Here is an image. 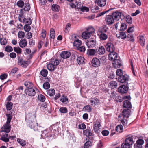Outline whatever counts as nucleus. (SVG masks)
<instances>
[{"label":"nucleus","instance_id":"1","mask_svg":"<svg viewBox=\"0 0 148 148\" xmlns=\"http://www.w3.org/2000/svg\"><path fill=\"white\" fill-rule=\"evenodd\" d=\"M7 121L5 124L1 128L0 132V135L1 136L0 139H14L15 138L16 136H10L7 134L11 130V125L10 123L12 119V115L10 114H6Z\"/></svg>","mask_w":148,"mask_h":148},{"label":"nucleus","instance_id":"2","mask_svg":"<svg viewBox=\"0 0 148 148\" xmlns=\"http://www.w3.org/2000/svg\"><path fill=\"white\" fill-rule=\"evenodd\" d=\"M95 29L91 27L88 28L86 31L82 33V37L84 39H87L90 36V34L93 33Z\"/></svg>","mask_w":148,"mask_h":148},{"label":"nucleus","instance_id":"3","mask_svg":"<svg viewBox=\"0 0 148 148\" xmlns=\"http://www.w3.org/2000/svg\"><path fill=\"white\" fill-rule=\"evenodd\" d=\"M114 20L118 21L119 19L122 20L125 18V16L122 12L116 11L112 14Z\"/></svg>","mask_w":148,"mask_h":148},{"label":"nucleus","instance_id":"4","mask_svg":"<svg viewBox=\"0 0 148 148\" xmlns=\"http://www.w3.org/2000/svg\"><path fill=\"white\" fill-rule=\"evenodd\" d=\"M29 126L31 128L33 129L34 131H40L42 130V127L38 126V123L34 122L31 121L29 122Z\"/></svg>","mask_w":148,"mask_h":148},{"label":"nucleus","instance_id":"5","mask_svg":"<svg viewBox=\"0 0 148 148\" xmlns=\"http://www.w3.org/2000/svg\"><path fill=\"white\" fill-rule=\"evenodd\" d=\"M116 79L119 82L126 83L127 84V82L129 80V77L128 75L125 74L121 77H117Z\"/></svg>","mask_w":148,"mask_h":148},{"label":"nucleus","instance_id":"6","mask_svg":"<svg viewBox=\"0 0 148 148\" xmlns=\"http://www.w3.org/2000/svg\"><path fill=\"white\" fill-rule=\"evenodd\" d=\"M133 139H125V143L122 144V148H131L130 145L133 143Z\"/></svg>","mask_w":148,"mask_h":148},{"label":"nucleus","instance_id":"7","mask_svg":"<svg viewBox=\"0 0 148 148\" xmlns=\"http://www.w3.org/2000/svg\"><path fill=\"white\" fill-rule=\"evenodd\" d=\"M114 18L112 15H107L106 16L105 21L107 25H109L114 23Z\"/></svg>","mask_w":148,"mask_h":148},{"label":"nucleus","instance_id":"8","mask_svg":"<svg viewBox=\"0 0 148 148\" xmlns=\"http://www.w3.org/2000/svg\"><path fill=\"white\" fill-rule=\"evenodd\" d=\"M101 127L100 123L99 121H97L96 122L94 123L93 126L94 130L97 133H99L100 132V129Z\"/></svg>","mask_w":148,"mask_h":148},{"label":"nucleus","instance_id":"9","mask_svg":"<svg viewBox=\"0 0 148 148\" xmlns=\"http://www.w3.org/2000/svg\"><path fill=\"white\" fill-rule=\"evenodd\" d=\"M106 50L110 53L114 51L115 48L114 45L111 43H108L106 46Z\"/></svg>","mask_w":148,"mask_h":148},{"label":"nucleus","instance_id":"10","mask_svg":"<svg viewBox=\"0 0 148 148\" xmlns=\"http://www.w3.org/2000/svg\"><path fill=\"white\" fill-rule=\"evenodd\" d=\"M96 42L95 40L90 39L87 40L86 45L88 48H92L95 46Z\"/></svg>","mask_w":148,"mask_h":148},{"label":"nucleus","instance_id":"11","mask_svg":"<svg viewBox=\"0 0 148 148\" xmlns=\"http://www.w3.org/2000/svg\"><path fill=\"white\" fill-rule=\"evenodd\" d=\"M131 110L128 109H124L122 112V115L123 116V118L127 119L129 117L130 115Z\"/></svg>","mask_w":148,"mask_h":148},{"label":"nucleus","instance_id":"12","mask_svg":"<svg viewBox=\"0 0 148 148\" xmlns=\"http://www.w3.org/2000/svg\"><path fill=\"white\" fill-rule=\"evenodd\" d=\"M108 58L110 60L114 61L117 58V54L114 51L109 54Z\"/></svg>","mask_w":148,"mask_h":148},{"label":"nucleus","instance_id":"13","mask_svg":"<svg viewBox=\"0 0 148 148\" xmlns=\"http://www.w3.org/2000/svg\"><path fill=\"white\" fill-rule=\"evenodd\" d=\"M128 88L125 86L122 85L118 88L119 92L121 93H126L128 90Z\"/></svg>","mask_w":148,"mask_h":148},{"label":"nucleus","instance_id":"14","mask_svg":"<svg viewBox=\"0 0 148 148\" xmlns=\"http://www.w3.org/2000/svg\"><path fill=\"white\" fill-rule=\"evenodd\" d=\"M25 92L26 95L31 96H34L36 94L35 90L32 88L26 89Z\"/></svg>","mask_w":148,"mask_h":148},{"label":"nucleus","instance_id":"15","mask_svg":"<svg viewBox=\"0 0 148 148\" xmlns=\"http://www.w3.org/2000/svg\"><path fill=\"white\" fill-rule=\"evenodd\" d=\"M144 141L143 139H138L136 141V143L134 144V148H142V145L143 144Z\"/></svg>","mask_w":148,"mask_h":148},{"label":"nucleus","instance_id":"16","mask_svg":"<svg viewBox=\"0 0 148 148\" xmlns=\"http://www.w3.org/2000/svg\"><path fill=\"white\" fill-rule=\"evenodd\" d=\"M92 64L93 66L95 67H98L100 64L99 60L96 58L93 59L92 61Z\"/></svg>","mask_w":148,"mask_h":148},{"label":"nucleus","instance_id":"17","mask_svg":"<svg viewBox=\"0 0 148 148\" xmlns=\"http://www.w3.org/2000/svg\"><path fill=\"white\" fill-rule=\"evenodd\" d=\"M71 55V53L68 51H63L61 52L60 56L64 59L68 58Z\"/></svg>","mask_w":148,"mask_h":148},{"label":"nucleus","instance_id":"18","mask_svg":"<svg viewBox=\"0 0 148 148\" xmlns=\"http://www.w3.org/2000/svg\"><path fill=\"white\" fill-rule=\"evenodd\" d=\"M112 63L115 68H119L122 65L121 60L118 59H116L114 60Z\"/></svg>","mask_w":148,"mask_h":148},{"label":"nucleus","instance_id":"19","mask_svg":"<svg viewBox=\"0 0 148 148\" xmlns=\"http://www.w3.org/2000/svg\"><path fill=\"white\" fill-rule=\"evenodd\" d=\"M87 53L88 55L90 56L96 55L97 53V50L89 49L87 50Z\"/></svg>","mask_w":148,"mask_h":148},{"label":"nucleus","instance_id":"20","mask_svg":"<svg viewBox=\"0 0 148 148\" xmlns=\"http://www.w3.org/2000/svg\"><path fill=\"white\" fill-rule=\"evenodd\" d=\"M28 62L27 61H23L22 59L20 58L18 59V64L19 65H20L22 67H26L28 65Z\"/></svg>","mask_w":148,"mask_h":148},{"label":"nucleus","instance_id":"21","mask_svg":"<svg viewBox=\"0 0 148 148\" xmlns=\"http://www.w3.org/2000/svg\"><path fill=\"white\" fill-rule=\"evenodd\" d=\"M36 117V116L34 114L32 113H29L27 114L26 116V119L28 120L29 122L32 121Z\"/></svg>","mask_w":148,"mask_h":148},{"label":"nucleus","instance_id":"22","mask_svg":"<svg viewBox=\"0 0 148 148\" xmlns=\"http://www.w3.org/2000/svg\"><path fill=\"white\" fill-rule=\"evenodd\" d=\"M116 36L118 38L124 39L126 38L127 35L125 32H120L116 34Z\"/></svg>","mask_w":148,"mask_h":148},{"label":"nucleus","instance_id":"23","mask_svg":"<svg viewBox=\"0 0 148 148\" xmlns=\"http://www.w3.org/2000/svg\"><path fill=\"white\" fill-rule=\"evenodd\" d=\"M19 44V46L23 48L27 46V42L25 39H21L20 40Z\"/></svg>","mask_w":148,"mask_h":148},{"label":"nucleus","instance_id":"24","mask_svg":"<svg viewBox=\"0 0 148 148\" xmlns=\"http://www.w3.org/2000/svg\"><path fill=\"white\" fill-rule=\"evenodd\" d=\"M105 52V50L103 47L100 46L97 50V53L99 55H103Z\"/></svg>","mask_w":148,"mask_h":148},{"label":"nucleus","instance_id":"25","mask_svg":"<svg viewBox=\"0 0 148 148\" xmlns=\"http://www.w3.org/2000/svg\"><path fill=\"white\" fill-rule=\"evenodd\" d=\"M123 106L124 108H131L132 105L131 103L129 101L126 100L124 101L123 102Z\"/></svg>","mask_w":148,"mask_h":148},{"label":"nucleus","instance_id":"26","mask_svg":"<svg viewBox=\"0 0 148 148\" xmlns=\"http://www.w3.org/2000/svg\"><path fill=\"white\" fill-rule=\"evenodd\" d=\"M98 5L101 7L104 6L106 4V0H96Z\"/></svg>","mask_w":148,"mask_h":148},{"label":"nucleus","instance_id":"27","mask_svg":"<svg viewBox=\"0 0 148 148\" xmlns=\"http://www.w3.org/2000/svg\"><path fill=\"white\" fill-rule=\"evenodd\" d=\"M47 69L51 71H53L56 68V67L51 63L50 62L47 64Z\"/></svg>","mask_w":148,"mask_h":148},{"label":"nucleus","instance_id":"28","mask_svg":"<svg viewBox=\"0 0 148 148\" xmlns=\"http://www.w3.org/2000/svg\"><path fill=\"white\" fill-rule=\"evenodd\" d=\"M139 38V42L140 45L142 46H144L145 43V40L144 37L143 36H138Z\"/></svg>","mask_w":148,"mask_h":148},{"label":"nucleus","instance_id":"29","mask_svg":"<svg viewBox=\"0 0 148 148\" xmlns=\"http://www.w3.org/2000/svg\"><path fill=\"white\" fill-rule=\"evenodd\" d=\"M108 29V28L106 26H105L100 27L99 29V31L101 33H105L107 32Z\"/></svg>","mask_w":148,"mask_h":148},{"label":"nucleus","instance_id":"30","mask_svg":"<svg viewBox=\"0 0 148 148\" xmlns=\"http://www.w3.org/2000/svg\"><path fill=\"white\" fill-rule=\"evenodd\" d=\"M84 133L87 136L89 137L92 135V131L90 129H87L84 131Z\"/></svg>","mask_w":148,"mask_h":148},{"label":"nucleus","instance_id":"31","mask_svg":"<svg viewBox=\"0 0 148 148\" xmlns=\"http://www.w3.org/2000/svg\"><path fill=\"white\" fill-rule=\"evenodd\" d=\"M60 101L65 104H67L69 102L68 98L66 96L64 95L62 96Z\"/></svg>","mask_w":148,"mask_h":148},{"label":"nucleus","instance_id":"32","mask_svg":"<svg viewBox=\"0 0 148 148\" xmlns=\"http://www.w3.org/2000/svg\"><path fill=\"white\" fill-rule=\"evenodd\" d=\"M50 62L51 63L54 65V66L56 67V66L59 63V61L57 59L54 58L51 59Z\"/></svg>","mask_w":148,"mask_h":148},{"label":"nucleus","instance_id":"33","mask_svg":"<svg viewBox=\"0 0 148 148\" xmlns=\"http://www.w3.org/2000/svg\"><path fill=\"white\" fill-rule=\"evenodd\" d=\"M99 100L96 98H91L90 99V103L91 105L95 106L98 103Z\"/></svg>","mask_w":148,"mask_h":148},{"label":"nucleus","instance_id":"34","mask_svg":"<svg viewBox=\"0 0 148 148\" xmlns=\"http://www.w3.org/2000/svg\"><path fill=\"white\" fill-rule=\"evenodd\" d=\"M47 95L52 96L55 94V91L54 89H51L47 90Z\"/></svg>","mask_w":148,"mask_h":148},{"label":"nucleus","instance_id":"35","mask_svg":"<svg viewBox=\"0 0 148 148\" xmlns=\"http://www.w3.org/2000/svg\"><path fill=\"white\" fill-rule=\"evenodd\" d=\"M109 86L111 88H114L117 87V85L116 81H112L110 82Z\"/></svg>","mask_w":148,"mask_h":148},{"label":"nucleus","instance_id":"36","mask_svg":"<svg viewBox=\"0 0 148 148\" xmlns=\"http://www.w3.org/2000/svg\"><path fill=\"white\" fill-rule=\"evenodd\" d=\"M125 18L127 23L129 24H131L132 23V19L130 16L127 15L125 16Z\"/></svg>","mask_w":148,"mask_h":148},{"label":"nucleus","instance_id":"37","mask_svg":"<svg viewBox=\"0 0 148 148\" xmlns=\"http://www.w3.org/2000/svg\"><path fill=\"white\" fill-rule=\"evenodd\" d=\"M14 51L18 54H20L21 53L22 49L18 46L14 47Z\"/></svg>","mask_w":148,"mask_h":148},{"label":"nucleus","instance_id":"38","mask_svg":"<svg viewBox=\"0 0 148 148\" xmlns=\"http://www.w3.org/2000/svg\"><path fill=\"white\" fill-rule=\"evenodd\" d=\"M50 38L54 39L55 36V33L54 29L51 28L50 32Z\"/></svg>","mask_w":148,"mask_h":148},{"label":"nucleus","instance_id":"39","mask_svg":"<svg viewBox=\"0 0 148 148\" xmlns=\"http://www.w3.org/2000/svg\"><path fill=\"white\" fill-rule=\"evenodd\" d=\"M81 41L79 40H75L73 42L74 46H75L77 48L80 46L82 44Z\"/></svg>","mask_w":148,"mask_h":148},{"label":"nucleus","instance_id":"40","mask_svg":"<svg viewBox=\"0 0 148 148\" xmlns=\"http://www.w3.org/2000/svg\"><path fill=\"white\" fill-rule=\"evenodd\" d=\"M38 101L41 102H44L45 100V97L44 95L40 94L38 96Z\"/></svg>","mask_w":148,"mask_h":148},{"label":"nucleus","instance_id":"41","mask_svg":"<svg viewBox=\"0 0 148 148\" xmlns=\"http://www.w3.org/2000/svg\"><path fill=\"white\" fill-rule=\"evenodd\" d=\"M107 38V35L105 33H101L99 35V38L101 40H106Z\"/></svg>","mask_w":148,"mask_h":148},{"label":"nucleus","instance_id":"42","mask_svg":"<svg viewBox=\"0 0 148 148\" xmlns=\"http://www.w3.org/2000/svg\"><path fill=\"white\" fill-rule=\"evenodd\" d=\"M24 85L28 88V89L32 88L33 86L32 83L29 81L25 82L24 83Z\"/></svg>","mask_w":148,"mask_h":148},{"label":"nucleus","instance_id":"43","mask_svg":"<svg viewBox=\"0 0 148 148\" xmlns=\"http://www.w3.org/2000/svg\"><path fill=\"white\" fill-rule=\"evenodd\" d=\"M84 57L81 56L78 57L77 59V61L79 64H83L84 62Z\"/></svg>","mask_w":148,"mask_h":148},{"label":"nucleus","instance_id":"44","mask_svg":"<svg viewBox=\"0 0 148 148\" xmlns=\"http://www.w3.org/2000/svg\"><path fill=\"white\" fill-rule=\"evenodd\" d=\"M48 132H47L45 130L42 133V134L41 135V138L45 139L46 138H48Z\"/></svg>","mask_w":148,"mask_h":148},{"label":"nucleus","instance_id":"45","mask_svg":"<svg viewBox=\"0 0 148 148\" xmlns=\"http://www.w3.org/2000/svg\"><path fill=\"white\" fill-rule=\"evenodd\" d=\"M23 23H26L27 24V25H30L32 24V21L30 18H24L23 20Z\"/></svg>","mask_w":148,"mask_h":148},{"label":"nucleus","instance_id":"46","mask_svg":"<svg viewBox=\"0 0 148 148\" xmlns=\"http://www.w3.org/2000/svg\"><path fill=\"white\" fill-rule=\"evenodd\" d=\"M59 6L56 4H53L52 6V9L54 11L58 12L59 10Z\"/></svg>","mask_w":148,"mask_h":148},{"label":"nucleus","instance_id":"47","mask_svg":"<svg viewBox=\"0 0 148 148\" xmlns=\"http://www.w3.org/2000/svg\"><path fill=\"white\" fill-rule=\"evenodd\" d=\"M25 35V33L22 31H19L18 34V37L19 38H23Z\"/></svg>","mask_w":148,"mask_h":148},{"label":"nucleus","instance_id":"48","mask_svg":"<svg viewBox=\"0 0 148 148\" xmlns=\"http://www.w3.org/2000/svg\"><path fill=\"white\" fill-rule=\"evenodd\" d=\"M128 40L133 42L134 41V39L133 38V35L132 34H128L127 36Z\"/></svg>","mask_w":148,"mask_h":148},{"label":"nucleus","instance_id":"49","mask_svg":"<svg viewBox=\"0 0 148 148\" xmlns=\"http://www.w3.org/2000/svg\"><path fill=\"white\" fill-rule=\"evenodd\" d=\"M40 74L44 77L47 76L48 74V71L46 69H42L40 72Z\"/></svg>","mask_w":148,"mask_h":148},{"label":"nucleus","instance_id":"50","mask_svg":"<svg viewBox=\"0 0 148 148\" xmlns=\"http://www.w3.org/2000/svg\"><path fill=\"white\" fill-rule=\"evenodd\" d=\"M83 109L85 111L90 112L92 111V108L89 105L85 106L83 108Z\"/></svg>","mask_w":148,"mask_h":148},{"label":"nucleus","instance_id":"51","mask_svg":"<svg viewBox=\"0 0 148 148\" xmlns=\"http://www.w3.org/2000/svg\"><path fill=\"white\" fill-rule=\"evenodd\" d=\"M59 111L62 113H66L68 111L67 108L64 107H62L60 108L59 109Z\"/></svg>","mask_w":148,"mask_h":148},{"label":"nucleus","instance_id":"52","mask_svg":"<svg viewBox=\"0 0 148 148\" xmlns=\"http://www.w3.org/2000/svg\"><path fill=\"white\" fill-rule=\"evenodd\" d=\"M116 130L117 132L119 133L122 132L123 130L122 125H117L116 127Z\"/></svg>","mask_w":148,"mask_h":148},{"label":"nucleus","instance_id":"53","mask_svg":"<svg viewBox=\"0 0 148 148\" xmlns=\"http://www.w3.org/2000/svg\"><path fill=\"white\" fill-rule=\"evenodd\" d=\"M13 50V48L10 46L8 45L5 47V51L8 52H12Z\"/></svg>","mask_w":148,"mask_h":148},{"label":"nucleus","instance_id":"54","mask_svg":"<svg viewBox=\"0 0 148 148\" xmlns=\"http://www.w3.org/2000/svg\"><path fill=\"white\" fill-rule=\"evenodd\" d=\"M12 104L11 102L8 101L6 104V109L7 110H10L12 109Z\"/></svg>","mask_w":148,"mask_h":148},{"label":"nucleus","instance_id":"55","mask_svg":"<svg viewBox=\"0 0 148 148\" xmlns=\"http://www.w3.org/2000/svg\"><path fill=\"white\" fill-rule=\"evenodd\" d=\"M123 71L120 69H118L116 71L117 77H119L123 75Z\"/></svg>","mask_w":148,"mask_h":148},{"label":"nucleus","instance_id":"56","mask_svg":"<svg viewBox=\"0 0 148 148\" xmlns=\"http://www.w3.org/2000/svg\"><path fill=\"white\" fill-rule=\"evenodd\" d=\"M127 28V25L124 23H122L121 25L120 29H119L120 31H124Z\"/></svg>","mask_w":148,"mask_h":148},{"label":"nucleus","instance_id":"57","mask_svg":"<svg viewBox=\"0 0 148 148\" xmlns=\"http://www.w3.org/2000/svg\"><path fill=\"white\" fill-rule=\"evenodd\" d=\"M7 40L4 38H1L0 39V43L1 45H6L7 43Z\"/></svg>","mask_w":148,"mask_h":148},{"label":"nucleus","instance_id":"58","mask_svg":"<svg viewBox=\"0 0 148 148\" xmlns=\"http://www.w3.org/2000/svg\"><path fill=\"white\" fill-rule=\"evenodd\" d=\"M17 141L23 146H25L26 143V141L24 139H17Z\"/></svg>","mask_w":148,"mask_h":148},{"label":"nucleus","instance_id":"59","mask_svg":"<svg viewBox=\"0 0 148 148\" xmlns=\"http://www.w3.org/2000/svg\"><path fill=\"white\" fill-rule=\"evenodd\" d=\"M24 29L26 32H28L31 29V27L29 25H26L24 26Z\"/></svg>","mask_w":148,"mask_h":148},{"label":"nucleus","instance_id":"60","mask_svg":"<svg viewBox=\"0 0 148 148\" xmlns=\"http://www.w3.org/2000/svg\"><path fill=\"white\" fill-rule=\"evenodd\" d=\"M43 88L45 89H48L49 88L50 85L49 83L48 82H45L43 85Z\"/></svg>","mask_w":148,"mask_h":148},{"label":"nucleus","instance_id":"61","mask_svg":"<svg viewBox=\"0 0 148 148\" xmlns=\"http://www.w3.org/2000/svg\"><path fill=\"white\" fill-rule=\"evenodd\" d=\"M17 4L19 7L22 8L24 5V3L23 1L19 0L17 2Z\"/></svg>","mask_w":148,"mask_h":148},{"label":"nucleus","instance_id":"62","mask_svg":"<svg viewBox=\"0 0 148 148\" xmlns=\"http://www.w3.org/2000/svg\"><path fill=\"white\" fill-rule=\"evenodd\" d=\"M127 119L123 118V119L121 120V123L123 125L125 126H127L128 124Z\"/></svg>","mask_w":148,"mask_h":148},{"label":"nucleus","instance_id":"63","mask_svg":"<svg viewBox=\"0 0 148 148\" xmlns=\"http://www.w3.org/2000/svg\"><path fill=\"white\" fill-rule=\"evenodd\" d=\"M77 49L81 52H84L85 51L86 49L84 47L80 46L77 47Z\"/></svg>","mask_w":148,"mask_h":148},{"label":"nucleus","instance_id":"64","mask_svg":"<svg viewBox=\"0 0 148 148\" xmlns=\"http://www.w3.org/2000/svg\"><path fill=\"white\" fill-rule=\"evenodd\" d=\"M91 145V142L90 141H88L85 143L84 146H85V148H88Z\"/></svg>","mask_w":148,"mask_h":148}]
</instances>
